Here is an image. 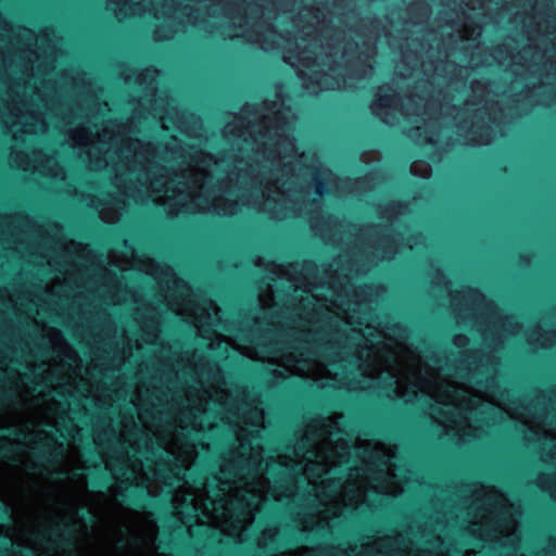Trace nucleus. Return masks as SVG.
<instances>
[{
	"mask_svg": "<svg viewBox=\"0 0 556 556\" xmlns=\"http://www.w3.org/2000/svg\"><path fill=\"white\" fill-rule=\"evenodd\" d=\"M190 369L195 386L164 425H149L137 407L139 419L173 463L168 473L160 463L155 479L174 489L173 504L181 522L208 523L242 542L261 503L269 495L276 501L293 496L298 476L323 506L320 521L365 503L371 490L393 496L404 490L393 463L395 448L381 442L367 443L362 466L350 468L344 482L324 478L318 484L350 455L340 415L312 420L289 452L264 463L257 438L264 428L263 410L228 391L215 362L199 358Z\"/></svg>",
	"mask_w": 556,
	"mask_h": 556,
	"instance_id": "1",
	"label": "nucleus"
},
{
	"mask_svg": "<svg viewBox=\"0 0 556 556\" xmlns=\"http://www.w3.org/2000/svg\"><path fill=\"white\" fill-rule=\"evenodd\" d=\"M224 343L247 357L268 362L276 367V378L298 376L312 380L319 388L333 387L349 389H366L381 387L388 389V396L402 399L404 402L425 399L430 403L431 418L443 427L444 433L457 437L459 441L479 437L482 430L473 425L480 421H500L505 417L520 420L533 434V439L542 441V424L530 417L529 409L519 410L506 403L507 394L500 390L496 379L492 377L484 383L476 381L477 387H464L455 379L447 380L446 368L441 366L437 355L421 356L408 346H400L387 359H381L374 350L376 342L366 338L365 348L370 362L362 361L363 352L351 361L340 359L329 364L317 358L309 348L285 350L270 348L266 351L255 348Z\"/></svg>",
	"mask_w": 556,
	"mask_h": 556,
	"instance_id": "2",
	"label": "nucleus"
},
{
	"mask_svg": "<svg viewBox=\"0 0 556 556\" xmlns=\"http://www.w3.org/2000/svg\"><path fill=\"white\" fill-rule=\"evenodd\" d=\"M68 140L90 169L109 168L119 193L136 202L151 200L169 215L213 212L227 216L240 208L237 200L248 187L256 189L253 164L243 159L215 160L189 147L161 149L126 138L125 127L106 123L92 136L83 126L68 131Z\"/></svg>",
	"mask_w": 556,
	"mask_h": 556,
	"instance_id": "3",
	"label": "nucleus"
},
{
	"mask_svg": "<svg viewBox=\"0 0 556 556\" xmlns=\"http://www.w3.org/2000/svg\"><path fill=\"white\" fill-rule=\"evenodd\" d=\"M275 142H263V147L257 146L255 155L279 160L282 163V172L288 178L281 182L278 179L275 184L266 185L262 194L252 197L242 201L243 205H252L260 211L268 213L273 218H285L289 214H300L303 211L302 204L306 198V192L302 189H292L290 186L298 180L300 176L311 177L315 187V192L321 195L326 190V184L334 181L330 172L320 170L315 163L309 169L306 161H315V155L305 153L296 154L293 139L285 132H276ZM270 141L273 139L270 138Z\"/></svg>",
	"mask_w": 556,
	"mask_h": 556,
	"instance_id": "4",
	"label": "nucleus"
},
{
	"mask_svg": "<svg viewBox=\"0 0 556 556\" xmlns=\"http://www.w3.org/2000/svg\"><path fill=\"white\" fill-rule=\"evenodd\" d=\"M112 262L123 270L137 269L152 276L166 290H174L179 293L180 299H175L172 294L167 296L168 307L177 315L184 316L193 324L200 336H205L207 328L217 327L220 321L219 308L211 300H203L200 303L191 294L190 287L178 279L174 270L165 265L155 262L146 255H138L131 248L127 249L125 255L114 254Z\"/></svg>",
	"mask_w": 556,
	"mask_h": 556,
	"instance_id": "5",
	"label": "nucleus"
},
{
	"mask_svg": "<svg viewBox=\"0 0 556 556\" xmlns=\"http://www.w3.org/2000/svg\"><path fill=\"white\" fill-rule=\"evenodd\" d=\"M481 492V511L475 515L469 531L485 541L503 545L514 543L518 535L513 504L494 488H483Z\"/></svg>",
	"mask_w": 556,
	"mask_h": 556,
	"instance_id": "6",
	"label": "nucleus"
},
{
	"mask_svg": "<svg viewBox=\"0 0 556 556\" xmlns=\"http://www.w3.org/2000/svg\"><path fill=\"white\" fill-rule=\"evenodd\" d=\"M50 81H42L40 87H36L30 96V102L26 101L25 91L5 109L0 110V119L4 126L12 132L15 140L18 134H37L46 130L47 123L41 113L35 112L33 106L36 101H40L43 106H48L47 90L50 89Z\"/></svg>",
	"mask_w": 556,
	"mask_h": 556,
	"instance_id": "7",
	"label": "nucleus"
},
{
	"mask_svg": "<svg viewBox=\"0 0 556 556\" xmlns=\"http://www.w3.org/2000/svg\"><path fill=\"white\" fill-rule=\"evenodd\" d=\"M0 535L9 536L13 543L26 547L38 556H60L52 534L41 527L30 528L24 534H17L16 529L1 525Z\"/></svg>",
	"mask_w": 556,
	"mask_h": 556,
	"instance_id": "8",
	"label": "nucleus"
},
{
	"mask_svg": "<svg viewBox=\"0 0 556 556\" xmlns=\"http://www.w3.org/2000/svg\"><path fill=\"white\" fill-rule=\"evenodd\" d=\"M10 164L15 168L38 172L54 179L63 180L65 178V172L59 166L54 156L43 154L41 151H34L29 156L27 153L13 148Z\"/></svg>",
	"mask_w": 556,
	"mask_h": 556,
	"instance_id": "9",
	"label": "nucleus"
},
{
	"mask_svg": "<svg viewBox=\"0 0 556 556\" xmlns=\"http://www.w3.org/2000/svg\"><path fill=\"white\" fill-rule=\"evenodd\" d=\"M355 308H351V303H348V306H343V302L339 303V299L331 301L330 305L325 302H320L317 300V303L314 304L312 312H305V319L308 323L318 321L321 316V309L325 307L328 311L334 313L339 318L344 320L349 325H363V319L359 316H356V312L361 311L362 304L354 303Z\"/></svg>",
	"mask_w": 556,
	"mask_h": 556,
	"instance_id": "10",
	"label": "nucleus"
},
{
	"mask_svg": "<svg viewBox=\"0 0 556 556\" xmlns=\"http://www.w3.org/2000/svg\"><path fill=\"white\" fill-rule=\"evenodd\" d=\"M319 65L314 62L308 72L302 68L299 70V77L303 81V87L309 93H318V91L324 89H337L341 87L340 83L332 76L321 73L316 68Z\"/></svg>",
	"mask_w": 556,
	"mask_h": 556,
	"instance_id": "11",
	"label": "nucleus"
},
{
	"mask_svg": "<svg viewBox=\"0 0 556 556\" xmlns=\"http://www.w3.org/2000/svg\"><path fill=\"white\" fill-rule=\"evenodd\" d=\"M92 205H94L96 208L99 211L100 217L103 222L113 224L119 219L125 206V200L118 198H111L106 202H92Z\"/></svg>",
	"mask_w": 556,
	"mask_h": 556,
	"instance_id": "12",
	"label": "nucleus"
},
{
	"mask_svg": "<svg viewBox=\"0 0 556 556\" xmlns=\"http://www.w3.org/2000/svg\"><path fill=\"white\" fill-rule=\"evenodd\" d=\"M31 80L33 78L22 85L21 83L11 84L7 79L0 78V110L5 109L13 100L20 98L21 90H23L24 93L28 86L33 85Z\"/></svg>",
	"mask_w": 556,
	"mask_h": 556,
	"instance_id": "13",
	"label": "nucleus"
},
{
	"mask_svg": "<svg viewBox=\"0 0 556 556\" xmlns=\"http://www.w3.org/2000/svg\"><path fill=\"white\" fill-rule=\"evenodd\" d=\"M146 2L147 0H143L142 3H130L127 0H109L106 9L111 11L116 18L123 20L130 14H141L146 12Z\"/></svg>",
	"mask_w": 556,
	"mask_h": 556,
	"instance_id": "14",
	"label": "nucleus"
},
{
	"mask_svg": "<svg viewBox=\"0 0 556 556\" xmlns=\"http://www.w3.org/2000/svg\"><path fill=\"white\" fill-rule=\"evenodd\" d=\"M395 99L392 97H379L371 105L372 112L383 123L393 125L395 116L390 112L394 106Z\"/></svg>",
	"mask_w": 556,
	"mask_h": 556,
	"instance_id": "15",
	"label": "nucleus"
},
{
	"mask_svg": "<svg viewBox=\"0 0 556 556\" xmlns=\"http://www.w3.org/2000/svg\"><path fill=\"white\" fill-rule=\"evenodd\" d=\"M529 340L542 348H548L553 345L554 342L556 341V331L546 330L543 332H533L530 336Z\"/></svg>",
	"mask_w": 556,
	"mask_h": 556,
	"instance_id": "16",
	"label": "nucleus"
},
{
	"mask_svg": "<svg viewBox=\"0 0 556 556\" xmlns=\"http://www.w3.org/2000/svg\"><path fill=\"white\" fill-rule=\"evenodd\" d=\"M152 8L149 9L156 18L169 16L174 11V0H164V4L160 8V0L150 1Z\"/></svg>",
	"mask_w": 556,
	"mask_h": 556,
	"instance_id": "17",
	"label": "nucleus"
},
{
	"mask_svg": "<svg viewBox=\"0 0 556 556\" xmlns=\"http://www.w3.org/2000/svg\"><path fill=\"white\" fill-rule=\"evenodd\" d=\"M273 296L270 292H266L260 296V303L263 308H267L271 305Z\"/></svg>",
	"mask_w": 556,
	"mask_h": 556,
	"instance_id": "18",
	"label": "nucleus"
},
{
	"mask_svg": "<svg viewBox=\"0 0 556 556\" xmlns=\"http://www.w3.org/2000/svg\"><path fill=\"white\" fill-rule=\"evenodd\" d=\"M418 166H419V164H416V163H415V164H413V165H412V168H410L412 173H413L414 175H416V176H420V177H422V178H427V177L429 176V168L426 166V167H425V169H424V172H422V173H419V172H418Z\"/></svg>",
	"mask_w": 556,
	"mask_h": 556,
	"instance_id": "19",
	"label": "nucleus"
},
{
	"mask_svg": "<svg viewBox=\"0 0 556 556\" xmlns=\"http://www.w3.org/2000/svg\"><path fill=\"white\" fill-rule=\"evenodd\" d=\"M454 344L464 348L468 344V338L464 334H458L454 337Z\"/></svg>",
	"mask_w": 556,
	"mask_h": 556,
	"instance_id": "20",
	"label": "nucleus"
},
{
	"mask_svg": "<svg viewBox=\"0 0 556 556\" xmlns=\"http://www.w3.org/2000/svg\"><path fill=\"white\" fill-rule=\"evenodd\" d=\"M275 534H276V531L274 529H266V530H264L263 536L261 539V544L264 543V540L266 539V536L271 539V538L275 536Z\"/></svg>",
	"mask_w": 556,
	"mask_h": 556,
	"instance_id": "21",
	"label": "nucleus"
},
{
	"mask_svg": "<svg viewBox=\"0 0 556 556\" xmlns=\"http://www.w3.org/2000/svg\"><path fill=\"white\" fill-rule=\"evenodd\" d=\"M255 40L262 43V48H263L264 50H269V49H271V48L277 47V46H279V45H280V42H278V41H277V42H275L273 46H267V45H266L263 40H261L260 38H255Z\"/></svg>",
	"mask_w": 556,
	"mask_h": 556,
	"instance_id": "22",
	"label": "nucleus"
},
{
	"mask_svg": "<svg viewBox=\"0 0 556 556\" xmlns=\"http://www.w3.org/2000/svg\"><path fill=\"white\" fill-rule=\"evenodd\" d=\"M230 37H240V36H247L249 39H252L250 35H248L245 31H236L232 34H229Z\"/></svg>",
	"mask_w": 556,
	"mask_h": 556,
	"instance_id": "23",
	"label": "nucleus"
},
{
	"mask_svg": "<svg viewBox=\"0 0 556 556\" xmlns=\"http://www.w3.org/2000/svg\"><path fill=\"white\" fill-rule=\"evenodd\" d=\"M317 295H307L305 299L302 300V302H307V304L312 303L313 299H316Z\"/></svg>",
	"mask_w": 556,
	"mask_h": 556,
	"instance_id": "24",
	"label": "nucleus"
},
{
	"mask_svg": "<svg viewBox=\"0 0 556 556\" xmlns=\"http://www.w3.org/2000/svg\"><path fill=\"white\" fill-rule=\"evenodd\" d=\"M478 375H480V371H478V370H477V371H475V372H472V374L470 375V377H469V380L471 381V380H473V379H477V376H478Z\"/></svg>",
	"mask_w": 556,
	"mask_h": 556,
	"instance_id": "25",
	"label": "nucleus"
},
{
	"mask_svg": "<svg viewBox=\"0 0 556 556\" xmlns=\"http://www.w3.org/2000/svg\"><path fill=\"white\" fill-rule=\"evenodd\" d=\"M265 137H266V135H262V136H261V138H256V139H255V142H257V143H258V141H260L261 139H264Z\"/></svg>",
	"mask_w": 556,
	"mask_h": 556,
	"instance_id": "26",
	"label": "nucleus"
},
{
	"mask_svg": "<svg viewBox=\"0 0 556 556\" xmlns=\"http://www.w3.org/2000/svg\"><path fill=\"white\" fill-rule=\"evenodd\" d=\"M358 331L362 333V336H363L364 338H366V333H364V332L362 331V329H359Z\"/></svg>",
	"mask_w": 556,
	"mask_h": 556,
	"instance_id": "27",
	"label": "nucleus"
},
{
	"mask_svg": "<svg viewBox=\"0 0 556 556\" xmlns=\"http://www.w3.org/2000/svg\"><path fill=\"white\" fill-rule=\"evenodd\" d=\"M468 292L473 293V294H477V292H476V291H472V289H469V290H468Z\"/></svg>",
	"mask_w": 556,
	"mask_h": 556,
	"instance_id": "28",
	"label": "nucleus"
},
{
	"mask_svg": "<svg viewBox=\"0 0 556 556\" xmlns=\"http://www.w3.org/2000/svg\"><path fill=\"white\" fill-rule=\"evenodd\" d=\"M211 349H215L214 343H210Z\"/></svg>",
	"mask_w": 556,
	"mask_h": 556,
	"instance_id": "29",
	"label": "nucleus"
}]
</instances>
